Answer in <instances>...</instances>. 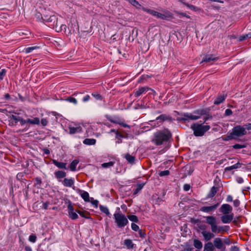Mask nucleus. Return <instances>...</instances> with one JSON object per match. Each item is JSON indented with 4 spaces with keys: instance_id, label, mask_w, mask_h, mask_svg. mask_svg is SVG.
I'll use <instances>...</instances> for the list:
<instances>
[{
    "instance_id": "nucleus-1",
    "label": "nucleus",
    "mask_w": 251,
    "mask_h": 251,
    "mask_svg": "<svg viewBox=\"0 0 251 251\" xmlns=\"http://www.w3.org/2000/svg\"><path fill=\"white\" fill-rule=\"evenodd\" d=\"M171 137L172 134L168 130H160L154 133L151 142L156 146H159L167 142Z\"/></svg>"
},
{
    "instance_id": "nucleus-2",
    "label": "nucleus",
    "mask_w": 251,
    "mask_h": 251,
    "mask_svg": "<svg viewBox=\"0 0 251 251\" xmlns=\"http://www.w3.org/2000/svg\"><path fill=\"white\" fill-rule=\"evenodd\" d=\"M204 218L205 219V222L210 226L211 230L212 232L218 234L219 233H224L226 231L224 229V226H218V222L216 217L208 216Z\"/></svg>"
},
{
    "instance_id": "nucleus-3",
    "label": "nucleus",
    "mask_w": 251,
    "mask_h": 251,
    "mask_svg": "<svg viewBox=\"0 0 251 251\" xmlns=\"http://www.w3.org/2000/svg\"><path fill=\"white\" fill-rule=\"evenodd\" d=\"M191 128L194 131L195 136H202L208 131L210 127L208 125H202V124H193Z\"/></svg>"
},
{
    "instance_id": "nucleus-4",
    "label": "nucleus",
    "mask_w": 251,
    "mask_h": 251,
    "mask_svg": "<svg viewBox=\"0 0 251 251\" xmlns=\"http://www.w3.org/2000/svg\"><path fill=\"white\" fill-rule=\"evenodd\" d=\"M115 222L119 227H123L126 226L128 223L127 218L123 214L115 213L114 214Z\"/></svg>"
},
{
    "instance_id": "nucleus-5",
    "label": "nucleus",
    "mask_w": 251,
    "mask_h": 251,
    "mask_svg": "<svg viewBox=\"0 0 251 251\" xmlns=\"http://www.w3.org/2000/svg\"><path fill=\"white\" fill-rule=\"evenodd\" d=\"M232 133L235 139L238 137H241L247 134L245 128L241 126H237L234 127L232 129Z\"/></svg>"
},
{
    "instance_id": "nucleus-6",
    "label": "nucleus",
    "mask_w": 251,
    "mask_h": 251,
    "mask_svg": "<svg viewBox=\"0 0 251 251\" xmlns=\"http://www.w3.org/2000/svg\"><path fill=\"white\" fill-rule=\"evenodd\" d=\"M43 20L46 22L50 23V25L52 26H57L58 22L56 16L54 15H50V16L46 15L44 16Z\"/></svg>"
},
{
    "instance_id": "nucleus-7",
    "label": "nucleus",
    "mask_w": 251,
    "mask_h": 251,
    "mask_svg": "<svg viewBox=\"0 0 251 251\" xmlns=\"http://www.w3.org/2000/svg\"><path fill=\"white\" fill-rule=\"evenodd\" d=\"M142 9L144 11L147 12V13L157 17V18L161 19H165L167 18V16L165 15L164 14H161L160 13H159L157 11H155L153 10L147 9L145 7H143Z\"/></svg>"
},
{
    "instance_id": "nucleus-8",
    "label": "nucleus",
    "mask_w": 251,
    "mask_h": 251,
    "mask_svg": "<svg viewBox=\"0 0 251 251\" xmlns=\"http://www.w3.org/2000/svg\"><path fill=\"white\" fill-rule=\"evenodd\" d=\"M150 90H152L151 88L148 86L140 87L138 89H136L134 91L133 95L135 97L137 98L142 94H145Z\"/></svg>"
},
{
    "instance_id": "nucleus-9",
    "label": "nucleus",
    "mask_w": 251,
    "mask_h": 251,
    "mask_svg": "<svg viewBox=\"0 0 251 251\" xmlns=\"http://www.w3.org/2000/svg\"><path fill=\"white\" fill-rule=\"evenodd\" d=\"M220 211L224 215L232 213V207L228 204L222 205L219 209Z\"/></svg>"
},
{
    "instance_id": "nucleus-10",
    "label": "nucleus",
    "mask_w": 251,
    "mask_h": 251,
    "mask_svg": "<svg viewBox=\"0 0 251 251\" xmlns=\"http://www.w3.org/2000/svg\"><path fill=\"white\" fill-rule=\"evenodd\" d=\"M200 118V116L194 115L192 114H184L183 117L181 119V121L186 122L189 120H196Z\"/></svg>"
},
{
    "instance_id": "nucleus-11",
    "label": "nucleus",
    "mask_w": 251,
    "mask_h": 251,
    "mask_svg": "<svg viewBox=\"0 0 251 251\" xmlns=\"http://www.w3.org/2000/svg\"><path fill=\"white\" fill-rule=\"evenodd\" d=\"M233 213L224 215L221 217V221L224 224L230 223L233 220Z\"/></svg>"
},
{
    "instance_id": "nucleus-12",
    "label": "nucleus",
    "mask_w": 251,
    "mask_h": 251,
    "mask_svg": "<svg viewBox=\"0 0 251 251\" xmlns=\"http://www.w3.org/2000/svg\"><path fill=\"white\" fill-rule=\"evenodd\" d=\"M201 233L203 236L204 240L206 241H209L215 237L214 232L212 231L206 230L204 232H201Z\"/></svg>"
},
{
    "instance_id": "nucleus-13",
    "label": "nucleus",
    "mask_w": 251,
    "mask_h": 251,
    "mask_svg": "<svg viewBox=\"0 0 251 251\" xmlns=\"http://www.w3.org/2000/svg\"><path fill=\"white\" fill-rule=\"evenodd\" d=\"M218 60V57H215L213 54H207L205 55L202 59L201 63L203 62L211 63L212 61H215Z\"/></svg>"
},
{
    "instance_id": "nucleus-14",
    "label": "nucleus",
    "mask_w": 251,
    "mask_h": 251,
    "mask_svg": "<svg viewBox=\"0 0 251 251\" xmlns=\"http://www.w3.org/2000/svg\"><path fill=\"white\" fill-rule=\"evenodd\" d=\"M218 205L219 203H217V204L210 206H202L200 210L204 212L210 213L214 211L217 208Z\"/></svg>"
},
{
    "instance_id": "nucleus-15",
    "label": "nucleus",
    "mask_w": 251,
    "mask_h": 251,
    "mask_svg": "<svg viewBox=\"0 0 251 251\" xmlns=\"http://www.w3.org/2000/svg\"><path fill=\"white\" fill-rule=\"evenodd\" d=\"M214 247L216 249L220 250L224 247V244L222 239L220 238H216L213 240Z\"/></svg>"
},
{
    "instance_id": "nucleus-16",
    "label": "nucleus",
    "mask_w": 251,
    "mask_h": 251,
    "mask_svg": "<svg viewBox=\"0 0 251 251\" xmlns=\"http://www.w3.org/2000/svg\"><path fill=\"white\" fill-rule=\"evenodd\" d=\"M21 118V117L12 115L10 117L9 125L11 126H15L20 121Z\"/></svg>"
},
{
    "instance_id": "nucleus-17",
    "label": "nucleus",
    "mask_w": 251,
    "mask_h": 251,
    "mask_svg": "<svg viewBox=\"0 0 251 251\" xmlns=\"http://www.w3.org/2000/svg\"><path fill=\"white\" fill-rule=\"evenodd\" d=\"M62 183L66 187H71L74 184V180L72 178L70 179L65 178L62 181Z\"/></svg>"
},
{
    "instance_id": "nucleus-18",
    "label": "nucleus",
    "mask_w": 251,
    "mask_h": 251,
    "mask_svg": "<svg viewBox=\"0 0 251 251\" xmlns=\"http://www.w3.org/2000/svg\"><path fill=\"white\" fill-rule=\"evenodd\" d=\"M69 133L72 134H75V133L80 132L82 131V128L79 126L74 127L70 126H69Z\"/></svg>"
},
{
    "instance_id": "nucleus-19",
    "label": "nucleus",
    "mask_w": 251,
    "mask_h": 251,
    "mask_svg": "<svg viewBox=\"0 0 251 251\" xmlns=\"http://www.w3.org/2000/svg\"><path fill=\"white\" fill-rule=\"evenodd\" d=\"M80 195L82 198L84 200V201L86 202H89L90 201V197L89 193L84 191L80 190Z\"/></svg>"
},
{
    "instance_id": "nucleus-20",
    "label": "nucleus",
    "mask_w": 251,
    "mask_h": 251,
    "mask_svg": "<svg viewBox=\"0 0 251 251\" xmlns=\"http://www.w3.org/2000/svg\"><path fill=\"white\" fill-rule=\"evenodd\" d=\"M226 97V95H222L218 96L216 99L215 100L214 104L215 105H218L221 103L225 100Z\"/></svg>"
},
{
    "instance_id": "nucleus-21",
    "label": "nucleus",
    "mask_w": 251,
    "mask_h": 251,
    "mask_svg": "<svg viewBox=\"0 0 251 251\" xmlns=\"http://www.w3.org/2000/svg\"><path fill=\"white\" fill-rule=\"evenodd\" d=\"M54 175L57 179H60L65 177L66 176V173L62 171H58L55 172Z\"/></svg>"
},
{
    "instance_id": "nucleus-22",
    "label": "nucleus",
    "mask_w": 251,
    "mask_h": 251,
    "mask_svg": "<svg viewBox=\"0 0 251 251\" xmlns=\"http://www.w3.org/2000/svg\"><path fill=\"white\" fill-rule=\"evenodd\" d=\"M52 163L53 164H54L56 166H57L59 169H67L66 168V165L67 164L63 162H58L56 160H52Z\"/></svg>"
},
{
    "instance_id": "nucleus-23",
    "label": "nucleus",
    "mask_w": 251,
    "mask_h": 251,
    "mask_svg": "<svg viewBox=\"0 0 251 251\" xmlns=\"http://www.w3.org/2000/svg\"><path fill=\"white\" fill-rule=\"evenodd\" d=\"M172 118L166 114H162L156 118V120H160V122H162L166 121H170L171 120Z\"/></svg>"
},
{
    "instance_id": "nucleus-24",
    "label": "nucleus",
    "mask_w": 251,
    "mask_h": 251,
    "mask_svg": "<svg viewBox=\"0 0 251 251\" xmlns=\"http://www.w3.org/2000/svg\"><path fill=\"white\" fill-rule=\"evenodd\" d=\"M214 249V245L211 242H209L204 245V251H213Z\"/></svg>"
},
{
    "instance_id": "nucleus-25",
    "label": "nucleus",
    "mask_w": 251,
    "mask_h": 251,
    "mask_svg": "<svg viewBox=\"0 0 251 251\" xmlns=\"http://www.w3.org/2000/svg\"><path fill=\"white\" fill-rule=\"evenodd\" d=\"M241 167V164L238 162L233 165L229 167H227L225 168V172H228L233 169H238Z\"/></svg>"
},
{
    "instance_id": "nucleus-26",
    "label": "nucleus",
    "mask_w": 251,
    "mask_h": 251,
    "mask_svg": "<svg viewBox=\"0 0 251 251\" xmlns=\"http://www.w3.org/2000/svg\"><path fill=\"white\" fill-rule=\"evenodd\" d=\"M196 223L198 227L199 228V229L202 230L201 232H204V231L206 230L207 226L206 225L201 223L199 220H197Z\"/></svg>"
},
{
    "instance_id": "nucleus-27",
    "label": "nucleus",
    "mask_w": 251,
    "mask_h": 251,
    "mask_svg": "<svg viewBox=\"0 0 251 251\" xmlns=\"http://www.w3.org/2000/svg\"><path fill=\"white\" fill-rule=\"evenodd\" d=\"M218 191V188L215 186H213L211 189V190L207 195V197L209 198L213 197L217 193Z\"/></svg>"
},
{
    "instance_id": "nucleus-28",
    "label": "nucleus",
    "mask_w": 251,
    "mask_h": 251,
    "mask_svg": "<svg viewBox=\"0 0 251 251\" xmlns=\"http://www.w3.org/2000/svg\"><path fill=\"white\" fill-rule=\"evenodd\" d=\"M83 143L87 145H94L96 144V140L95 139L86 138Z\"/></svg>"
},
{
    "instance_id": "nucleus-29",
    "label": "nucleus",
    "mask_w": 251,
    "mask_h": 251,
    "mask_svg": "<svg viewBox=\"0 0 251 251\" xmlns=\"http://www.w3.org/2000/svg\"><path fill=\"white\" fill-rule=\"evenodd\" d=\"M124 244L128 249H132L134 247V244L130 239H126L124 241Z\"/></svg>"
},
{
    "instance_id": "nucleus-30",
    "label": "nucleus",
    "mask_w": 251,
    "mask_h": 251,
    "mask_svg": "<svg viewBox=\"0 0 251 251\" xmlns=\"http://www.w3.org/2000/svg\"><path fill=\"white\" fill-rule=\"evenodd\" d=\"M27 122L31 125H39L40 124V119L37 117L34 118L32 119H27Z\"/></svg>"
},
{
    "instance_id": "nucleus-31",
    "label": "nucleus",
    "mask_w": 251,
    "mask_h": 251,
    "mask_svg": "<svg viewBox=\"0 0 251 251\" xmlns=\"http://www.w3.org/2000/svg\"><path fill=\"white\" fill-rule=\"evenodd\" d=\"M79 163V160L77 159L74 160L70 164V168L72 171H75L76 170V166Z\"/></svg>"
},
{
    "instance_id": "nucleus-32",
    "label": "nucleus",
    "mask_w": 251,
    "mask_h": 251,
    "mask_svg": "<svg viewBox=\"0 0 251 251\" xmlns=\"http://www.w3.org/2000/svg\"><path fill=\"white\" fill-rule=\"evenodd\" d=\"M194 246L196 248L198 249H201L202 247V244L200 240L198 239H194Z\"/></svg>"
},
{
    "instance_id": "nucleus-33",
    "label": "nucleus",
    "mask_w": 251,
    "mask_h": 251,
    "mask_svg": "<svg viewBox=\"0 0 251 251\" xmlns=\"http://www.w3.org/2000/svg\"><path fill=\"white\" fill-rule=\"evenodd\" d=\"M125 158L129 163L132 164L134 162L135 157L130 155L129 153L126 154Z\"/></svg>"
},
{
    "instance_id": "nucleus-34",
    "label": "nucleus",
    "mask_w": 251,
    "mask_h": 251,
    "mask_svg": "<svg viewBox=\"0 0 251 251\" xmlns=\"http://www.w3.org/2000/svg\"><path fill=\"white\" fill-rule=\"evenodd\" d=\"M144 185V184H138L136 185V188L133 191V194L134 195H136L137 194L139 191L141 190V189L143 188V186Z\"/></svg>"
},
{
    "instance_id": "nucleus-35",
    "label": "nucleus",
    "mask_w": 251,
    "mask_h": 251,
    "mask_svg": "<svg viewBox=\"0 0 251 251\" xmlns=\"http://www.w3.org/2000/svg\"><path fill=\"white\" fill-rule=\"evenodd\" d=\"M132 5L136 7L137 8H140L141 5L136 0H126Z\"/></svg>"
},
{
    "instance_id": "nucleus-36",
    "label": "nucleus",
    "mask_w": 251,
    "mask_h": 251,
    "mask_svg": "<svg viewBox=\"0 0 251 251\" xmlns=\"http://www.w3.org/2000/svg\"><path fill=\"white\" fill-rule=\"evenodd\" d=\"M251 38V32L240 36L239 38V41H243L248 38Z\"/></svg>"
},
{
    "instance_id": "nucleus-37",
    "label": "nucleus",
    "mask_w": 251,
    "mask_h": 251,
    "mask_svg": "<svg viewBox=\"0 0 251 251\" xmlns=\"http://www.w3.org/2000/svg\"><path fill=\"white\" fill-rule=\"evenodd\" d=\"M39 49V47L38 46H33L30 47L26 48L25 49V51L26 53H28L33 50H37Z\"/></svg>"
},
{
    "instance_id": "nucleus-38",
    "label": "nucleus",
    "mask_w": 251,
    "mask_h": 251,
    "mask_svg": "<svg viewBox=\"0 0 251 251\" xmlns=\"http://www.w3.org/2000/svg\"><path fill=\"white\" fill-rule=\"evenodd\" d=\"M100 208L101 211L105 213L106 215L109 216L110 215V212L107 207L100 205Z\"/></svg>"
},
{
    "instance_id": "nucleus-39",
    "label": "nucleus",
    "mask_w": 251,
    "mask_h": 251,
    "mask_svg": "<svg viewBox=\"0 0 251 251\" xmlns=\"http://www.w3.org/2000/svg\"><path fill=\"white\" fill-rule=\"evenodd\" d=\"M115 164V162L114 161H110L107 163H104L101 164V166L103 168H109L110 167L113 166Z\"/></svg>"
},
{
    "instance_id": "nucleus-40",
    "label": "nucleus",
    "mask_w": 251,
    "mask_h": 251,
    "mask_svg": "<svg viewBox=\"0 0 251 251\" xmlns=\"http://www.w3.org/2000/svg\"><path fill=\"white\" fill-rule=\"evenodd\" d=\"M69 216L72 220H75L78 218V215L74 211L71 212H69Z\"/></svg>"
},
{
    "instance_id": "nucleus-41",
    "label": "nucleus",
    "mask_w": 251,
    "mask_h": 251,
    "mask_svg": "<svg viewBox=\"0 0 251 251\" xmlns=\"http://www.w3.org/2000/svg\"><path fill=\"white\" fill-rule=\"evenodd\" d=\"M128 218L131 221H132V222H134L135 223H137L138 222V217L135 215H128Z\"/></svg>"
},
{
    "instance_id": "nucleus-42",
    "label": "nucleus",
    "mask_w": 251,
    "mask_h": 251,
    "mask_svg": "<svg viewBox=\"0 0 251 251\" xmlns=\"http://www.w3.org/2000/svg\"><path fill=\"white\" fill-rule=\"evenodd\" d=\"M66 100L70 102L73 103L74 104H76L77 103L76 99L74 97H68L66 99Z\"/></svg>"
},
{
    "instance_id": "nucleus-43",
    "label": "nucleus",
    "mask_w": 251,
    "mask_h": 251,
    "mask_svg": "<svg viewBox=\"0 0 251 251\" xmlns=\"http://www.w3.org/2000/svg\"><path fill=\"white\" fill-rule=\"evenodd\" d=\"M110 132H114L116 134V138H118L120 137H123V135L120 133L118 130H116L114 129H112L110 130Z\"/></svg>"
},
{
    "instance_id": "nucleus-44",
    "label": "nucleus",
    "mask_w": 251,
    "mask_h": 251,
    "mask_svg": "<svg viewBox=\"0 0 251 251\" xmlns=\"http://www.w3.org/2000/svg\"><path fill=\"white\" fill-rule=\"evenodd\" d=\"M111 122L112 123H114L118 124L122 126H123L124 127H127V128H130V126L129 125H128L126 124H125V123H124L123 122H119L115 121H111Z\"/></svg>"
},
{
    "instance_id": "nucleus-45",
    "label": "nucleus",
    "mask_w": 251,
    "mask_h": 251,
    "mask_svg": "<svg viewBox=\"0 0 251 251\" xmlns=\"http://www.w3.org/2000/svg\"><path fill=\"white\" fill-rule=\"evenodd\" d=\"M6 71L5 69H3L0 71V80L3 79L4 76L5 75Z\"/></svg>"
},
{
    "instance_id": "nucleus-46",
    "label": "nucleus",
    "mask_w": 251,
    "mask_h": 251,
    "mask_svg": "<svg viewBox=\"0 0 251 251\" xmlns=\"http://www.w3.org/2000/svg\"><path fill=\"white\" fill-rule=\"evenodd\" d=\"M37 237L35 234H31L29 237V241L32 243H35L36 241Z\"/></svg>"
},
{
    "instance_id": "nucleus-47",
    "label": "nucleus",
    "mask_w": 251,
    "mask_h": 251,
    "mask_svg": "<svg viewBox=\"0 0 251 251\" xmlns=\"http://www.w3.org/2000/svg\"><path fill=\"white\" fill-rule=\"evenodd\" d=\"M169 174H170V172H169V170H165V171H161L159 173V175L160 176H168Z\"/></svg>"
},
{
    "instance_id": "nucleus-48",
    "label": "nucleus",
    "mask_w": 251,
    "mask_h": 251,
    "mask_svg": "<svg viewBox=\"0 0 251 251\" xmlns=\"http://www.w3.org/2000/svg\"><path fill=\"white\" fill-rule=\"evenodd\" d=\"M233 139H235V137H234L232 132H231L229 135L227 136L226 137L224 138L223 140L224 141H228Z\"/></svg>"
},
{
    "instance_id": "nucleus-49",
    "label": "nucleus",
    "mask_w": 251,
    "mask_h": 251,
    "mask_svg": "<svg viewBox=\"0 0 251 251\" xmlns=\"http://www.w3.org/2000/svg\"><path fill=\"white\" fill-rule=\"evenodd\" d=\"M78 214L82 217H84L86 219H88L89 217L87 216V215L88 214V213L85 212L84 211H78Z\"/></svg>"
},
{
    "instance_id": "nucleus-50",
    "label": "nucleus",
    "mask_w": 251,
    "mask_h": 251,
    "mask_svg": "<svg viewBox=\"0 0 251 251\" xmlns=\"http://www.w3.org/2000/svg\"><path fill=\"white\" fill-rule=\"evenodd\" d=\"M131 228L132 230L135 231H138L139 230V226L134 223L131 224Z\"/></svg>"
},
{
    "instance_id": "nucleus-51",
    "label": "nucleus",
    "mask_w": 251,
    "mask_h": 251,
    "mask_svg": "<svg viewBox=\"0 0 251 251\" xmlns=\"http://www.w3.org/2000/svg\"><path fill=\"white\" fill-rule=\"evenodd\" d=\"M245 146L244 145H240V144H235L233 146V148L235 149H242V148H245Z\"/></svg>"
},
{
    "instance_id": "nucleus-52",
    "label": "nucleus",
    "mask_w": 251,
    "mask_h": 251,
    "mask_svg": "<svg viewBox=\"0 0 251 251\" xmlns=\"http://www.w3.org/2000/svg\"><path fill=\"white\" fill-rule=\"evenodd\" d=\"M41 123L42 126H46L48 124V121L45 118H43L41 120Z\"/></svg>"
},
{
    "instance_id": "nucleus-53",
    "label": "nucleus",
    "mask_w": 251,
    "mask_h": 251,
    "mask_svg": "<svg viewBox=\"0 0 251 251\" xmlns=\"http://www.w3.org/2000/svg\"><path fill=\"white\" fill-rule=\"evenodd\" d=\"M92 95L96 99V100H101L102 97L101 95L99 94H92Z\"/></svg>"
},
{
    "instance_id": "nucleus-54",
    "label": "nucleus",
    "mask_w": 251,
    "mask_h": 251,
    "mask_svg": "<svg viewBox=\"0 0 251 251\" xmlns=\"http://www.w3.org/2000/svg\"><path fill=\"white\" fill-rule=\"evenodd\" d=\"M90 100V96L89 95H85L82 99V101L86 102Z\"/></svg>"
},
{
    "instance_id": "nucleus-55",
    "label": "nucleus",
    "mask_w": 251,
    "mask_h": 251,
    "mask_svg": "<svg viewBox=\"0 0 251 251\" xmlns=\"http://www.w3.org/2000/svg\"><path fill=\"white\" fill-rule=\"evenodd\" d=\"M232 114V111L230 109H226L225 111V116H229Z\"/></svg>"
},
{
    "instance_id": "nucleus-56",
    "label": "nucleus",
    "mask_w": 251,
    "mask_h": 251,
    "mask_svg": "<svg viewBox=\"0 0 251 251\" xmlns=\"http://www.w3.org/2000/svg\"><path fill=\"white\" fill-rule=\"evenodd\" d=\"M36 183H35L34 185H41L42 183V180L39 177H36L35 179Z\"/></svg>"
},
{
    "instance_id": "nucleus-57",
    "label": "nucleus",
    "mask_w": 251,
    "mask_h": 251,
    "mask_svg": "<svg viewBox=\"0 0 251 251\" xmlns=\"http://www.w3.org/2000/svg\"><path fill=\"white\" fill-rule=\"evenodd\" d=\"M68 209V213L74 211V207L71 203H69L67 206Z\"/></svg>"
},
{
    "instance_id": "nucleus-58",
    "label": "nucleus",
    "mask_w": 251,
    "mask_h": 251,
    "mask_svg": "<svg viewBox=\"0 0 251 251\" xmlns=\"http://www.w3.org/2000/svg\"><path fill=\"white\" fill-rule=\"evenodd\" d=\"M20 122V124L21 126H23L26 123H28L27 122V120H24L23 118H21V119L19 121Z\"/></svg>"
},
{
    "instance_id": "nucleus-59",
    "label": "nucleus",
    "mask_w": 251,
    "mask_h": 251,
    "mask_svg": "<svg viewBox=\"0 0 251 251\" xmlns=\"http://www.w3.org/2000/svg\"><path fill=\"white\" fill-rule=\"evenodd\" d=\"M181 2L183 3V4H184L186 6L188 7L191 9H195V7L194 5L189 4L184 2H182V1H181Z\"/></svg>"
},
{
    "instance_id": "nucleus-60",
    "label": "nucleus",
    "mask_w": 251,
    "mask_h": 251,
    "mask_svg": "<svg viewBox=\"0 0 251 251\" xmlns=\"http://www.w3.org/2000/svg\"><path fill=\"white\" fill-rule=\"evenodd\" d=\"M91 203L95 206V207H97L98 205V201L97 200H94L92 198Z\"/></svg>"
},
{
    "instance_id": "nucleus-61",
    "label": "nucleus",
    "mask_w": 251,
    "mask_h": 251,
    "mask_svg": "<svg viewBox=\"0 0 251 251\" xmlns=\"http://www.w3.org/2000/svg\"><path fill=\"white\" fill-rule=\"evenodd\" d=\"M190 187H190V185L189 184H185L183 186V189L185 191H188V190H190Z\"/></svg>"
},
{
    "instance_id": "nucleus-62",
    "label": "nucleus",
    "mask_w": 251,
    "mask_h": 251,
    "mask_svg": "<svg viewBox=\"0 0 251 251\" xmlns=\"http://www.w3.org/2000/svg\"><path fill=\"white\" fill-rule=\"evenodd\" d=\"M230 251H239V249L237 246H232L230 249Z\"/></svg>"
},
{
    "instance_id": "nucleus-63",
    "label": "nucleus",
    "mask_w": 251,
    "mask_h": 251,
    "mask_svg": "<svg viewBox=\"0 0 251 251\" xmlns=\"http://www.w3.org/2000/svg\"><path fill=\"white\" fill-rule=\"evenodd\" d=\"M233 204L235 207H238L240 205V201L238 200H235L233 201Z\"/></svg>"
},
{
    "instance_id": "nucleus-64",
    "label": "nucleus",
    "mask_w": 251,
    "mask_h": 251,
    "mask_svg": "<svg viewBox=\"0 0 251 251\" xmlns=\"http://www.w3.org/2000/svg\"><path fill=\"white\" fill-rule=\"evenodd\" d=\"M139 234L141 238H144L145 236V233L142 231V230H139Z\"/></svg>"
}]
</instances>
